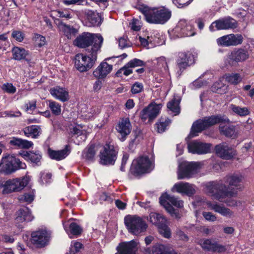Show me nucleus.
<instances>
[{
  "mask_svg": "<svg viewBox=\"0 0 254 254\" xmlns=\"http://www.w3.org/2000/svg\"><path fill=\"white\" fill-rule=\"evenodd\" d=\"M103 42V38L100 34H94L88 32H83L76 37L73 42L74 45L80 48H86L91 46L92 50L95 44L99 46V51Z\"/></svg>",
  "mask_w": 254,
  "mask_h": 254,
  "instance_id": "nucleus-5",
  "label": "nucleus"
},
{
  "mask_svg": "<svg viewBox=\"0 0 254 254\" xmlns=\"http://www.w3.org/2000/svg\"><path fill=\"white\" fill-rule=\"evenodd\" d=\"M222 121V118L219 116H211L205 117L202 120H198L192 124L190 136L191 137L196 136L197 135V133L220 123Z\"/></svg>",
  "mask_w": 254,
  "mask_h": 254,
  "instance_id": "nucleus-9",
  "label": "nucleus"
},
{
  "mask_svg": "<svg viewBox=\"0 0 254 254\" xmlns=\"http://www.w3.org/2000/svg\"><path fill=\"white\" fill-rule=\"evenodd\" d=\"M231 45L233 46H237L242 43L243 37L241 34H231Z\"/></svg>",
  "mask_w": 254,
  "mask_h": 254,
  "instance_id": "nucleus-48",
  "label": "nucleus"
},
{
  "mask_svg": "<svg viewBox=\"0 0 254 254\" xmlns=\"http://www.w3.org/2000/svg\"><path fill=\"white\" fill-rule=\"evenodd\" d=\"M23 132L27 137L37 138L41 133V128L40 126L32 125L27 127L23 129Z\"/></svg>",
  "mask_w": 254,
  "mask_h": 254,
  "instance_id": "nucleus-33",
  "label": "nucleus"
},
{
  "mask_svg": "<svg viewBox=\"0 0 254 254\" xmlns=\"http://www.w3.org/2000/svg\"><path fill=\"white\" fill-rule=\"evenodd\" d=\"M174 32L178 37L192 36L195 34L194 27L190 22L185 19L181 20L174 29Z\"/></svg>",
  "mask_w": 254,
  "mask_h": 254,
  "instance_id": "nucleus-14",
  "label": "nucleus"
},
{
  "mask_svg": "<svg viewBox=\"0 0 254 254\" xmlns=\"http://www.w3.org/2000/svg\"><path fill=\"white\" fill-rule=\"evenodd\" d=\"M117 152L113 145L106 144L100 150V163L103 165H113L117 159Z\"/></svg>",
  "mask_w": 254,
  "mask_h": 254,
  "instance_id": "nucleus-12",
  "label": "nucleus"
},
{
  "mask_svg": "<svg viewBox=\"0 0 254 254\" xmlns=\"http://www.w3.org/2000/svg\"><path fill=\"white\" fill-rule=\"evenodd\" d=\"M225 80L233 85H238L242 81L243 77L237 73H227L224 75Z\"/></svg>",
  "mask_w": 254,
  "mask_h": 254,
  "instance_id": "nucleus-39",
  "label": "nucleus"
},
{
  "mask_svg": "<svg viewBox=\"0 0 254 254\" xmlns=\"http://www.w3.org/2000/svg\"><path fill=\"white\" fill-rule=\"evenodd\" d=\"M42 158V155L39 151L36 152H30L29 155V160L36 165H40V161Z\"/></svg>",
  "mask_w": 254,
  "mask_h": 254,
  "instance_id": "nucleus-46",
  "label": "nucleus"
},
{
  "mask_svg": "<svg viewBox=\"0 0 254 254\" xmlns=\"http://www.w3.org/2000/svg\"><path fill=\"white\" fill-rule=\"evenodd\" d=\"M207 204L210 209L218 213L223 217L228 218H232L234 217V212L223 204H219L217 203H212L210 202H207Z\"/></svg>",
  "mask_w": 254,
  "mask_h": 254,
  "instance_id": "nucleus-24",
  "label": "nucleus"
},
{
  "mask_svg": "<svg viewBox=\"0 0 254 254\" xmlns=\"http://www.w3.org/2000/svg\"><path fill=\"white\" fill-rule=\"evenodd\" d=\"M206 190L215 199L220 202H225L229 206L234 207L238 205V202L234 199H225L227 197L235 196L237 193L228 191L226 186L222 183H209L206 186Z\"/></svg>",
  "mask_w": 254,
  "mask_h": 254,
  "instance_id": "nucleus-1",
  "label": "nucleus"
},
{
  "mask_svg": "<svg viewBox=\"0 0 254 254\" xmlns=\"http://www.w3.org/2000/svg\"><path fill=\"white\" fill-rule=\"evenodd\" d=\"M86 14L89 22V26H99L101 24V17L98 13L89 10L86 12Z\"/></svg>",
  "mask_w": 254,
  "mask_h": 254,
  "instance_id": "nucleus-31",
  "label": "nucleus"
},
{
  "mask_svg": "<svg viewBox=\"0 0 254 254\" xmlns=\"http://www.w3.org/2000/svg\"><path fill=\"white\" fill-rule=\"evenodd\" d=\"M136 243L133 240L121 243L117 247V253L115 254H136Z\"/></svg>",
  "mask_w": 254,
  "mask_h": 254,
  "instance_id": "nucleus-23",
  "label": "nucleus"
},
{
  "mask_svg": "<svg viewBox=\"0 0 254 254\" xmlns=\"http://www.w3.org/2000/svg\"><path fill=\"white\" fill-rule=\"evenodd\" d=\"M197 230L206 235L212 234L214 232L213 230L206 226H200L197 228Z\"/></svg>",
  "mask_w": 254,
  "mask_h": 254,
  "instance_id": "nucleus-62",
  "label": "nucleus"
},
{
  "mask_svg": "<svg viewBox=\"0 0 254 254\" xmlns=\"http://www.w3.org/2000/svg\"><path fill=\"white\" fill-rule=\"evenodd\" d=\"M219 129L221 133L226 137L234 138L238 136V133L236 132L235 127L233 126H220Z\"/></svg>",
  "mask_w": 254,
  "mask_h": 254,
  "instance_id": "nucleus-36",
  "label": "nucleus"
},
{
  "mask_svg": "<svg viewBox=\"0 0 254 254\" xmlns=\"http://www.w3.org/2000/svg\"><path fill=\"white\" fill-rule=\"evenodd\" d=\"M112 68L111 64L106 62H102L93 71V75L98 78H103L112 71Z\"/></svg>",
  "mask_w": 254,
  "mask_h": 254,
  "instance_id": "nucleus-26",
  "label": "nucleus"
},
{
  "mask_svg": "<svg viewBox=\"0 0 254 254\" xmlns=\"http://www.w3.org/2000/svg\"><path fill=\"white\" fill-rule=\"evenodd\" d=\"M211 144L203 143L197 140H194L188 144V148L189 152L193 154H206L210 151Z\"/></svg>",
  "mask_w": 254,
  "mask_h": 254,
  "instance_id": "nucleus-17",
  "label": "nucleus"
},
{
  "mask_svg": "<svg viewBox=\"0 0 254 254\" xmlns=\"http://www.w3.org/2000/svg\"><path fill=\"white\" fill-rule=\"evenodd\" d=\"M89 54L88 56L82 54L76 55L75 58V66L80 72H84L91 68L97 60V55L99 52V46L96 44L92 50L87 49Z\"/></svg>",
  "mask_w": 254,
  "mask_h": 254,
  "instance_id": "nucleus-3",
  "label": "nucleus"
},
{
  "mask_svg": "<svg viewBox=\"0 0 254 254\" xmlns=\"http://www.w3.org/2000/svg\"><path fill=\"white\" fill-rule=\"evenodd\" d=\"M202 215L206 220L209 221L214 222L216 220V216L210 212H203Z\"/></svg>",
  "mask_w": 254,
  "mask_h": 254,
  "instance_id": "nucleus-59",
  "label": "nucleus"
},
{
  "mask_svg": "<svg viewBox=\"0 0 254 254\" xmlns=\"http://www.w3.org/2000/svg\"><path fill=\"white\" fill-rule=\"evenodd\" d=\"M150 222L158 227L166 223L167 220L165 218L160 214L155 212H151L149 215Z\"/></svg>",
  "mask_w": 254,
  "mask_h": 254,
  "instance_id": "nucleus-34",
  "label": "nucleus"
},
{
  "mask_svg": "<svg viewBox=\"0 0 254 254\" xmlns=\"http://www.w3.org/2000/svg\"><path fill=\"white\" fill-rule=\"evenodd\" d=\"M202 164L198 162H183L179 166L178 179H188L194 177L200 171Z\"/></svg>",
  "mask_w": 254,
  "mask_h": 254,
  "instance_id": "nucleus-8",
  "label": "nucleus"
},
{
  "mask_svg": "<svg viewBox=\"0 0 254 254\" xmlns=\"http://www.w3.org/2000/svg\"><path fill=\"white\" fill-rule=\"evenodd\" d=\"M137 9L143 14L146 20L150 23L163 24L170 19L172 15L171 11L164 7L152 8L142 4L139 5Z\"/></svg>",
  "mask_w": 254,
  "mask_h": 254,
  "instance_id": "nucleus-2",
  "label": "nucleus"
},
{
  "mask_svg": "<svg viewBox=\"0 0 254 254\" xmlns=\"http://www.w3.org/2000/svg\"><path fill=\"white\" fill-rule=\"evenodd\" d=\"M12 37L18 42H21L24 39L23 34L19 31H13L12 33Z\"/></svg>",
  "mask_w": 254,
  "mask_h": 254,
  "instance_id": "nucleus-60",
  "label": "nucleus"
},
{
  "mask_svg": "<svg viewBox=\"0 0 254 254\" xmlns=\"http://www.w3.org/2000/svg\"><path fill=\"white\" fill-rule=\"evenodd\" d=\"M13 59L17 61L26 60V57L28 55V51L23 48L14 47L12 50Z\"/></svg>",
  "mask_w": 254,
  "mask_h": 254,
  "instance_id": "nucleus-35",
  "label": "nucleus"
},
{
  "mask_svg": "<svg viewBox=\"0 0 254 254\" xmlns=\"http://www.w3.org/2000/svg\"><path fill=\"white\" fill-rule=\"evenodd\" d=\"M171 248L169 245L157 244L152 249L153 254H169Z\"/></svg>",
  "mask_w": 254,
  "mask_h": 254,
  "instance_id": "nucleus-40",
  "label": "nucleus"
},
{
  "mask_svg": "<svg viewBox=\"0 0 254 254\" xmlns=\"http://www.w3.org/2000/svg\"><path fill=\"white\" fill-rule=\"evenodd\" d=\"M237 20L231 17L222 18L215 20L209 26L211 31L220 30H234L238 27Z\"/></svg>",
  "mask_w": 254,
  "mask_h": 254,
  "instance_id": "nucleus-10",
  "label": "nucleus"
},
{
  "mask_svg": "<svg viewBox=\"0 0 254 254\" xmlns=\"http://www.w3.org/2000/svg\"><path fill=\"white\" fill-rule=\"evenodd\" d=\"M129 155L127 153H125L123 155L122 161V164L120 168V169L122 171H125V165L127 163V162L128 159Z\"/></svg>",
  "mask_w": 254,
  "mask_h": 254,
  "instance_id": "nucleus-64",
  "label": "nucleus"
},
{
  "mask_svg": "<svg viewBox=\"0 0 254 254\" xmlns=\"http://www.w3.org/2000/svg\"><path fill=\"white\" fill-rule=\"evenodd\" d=\"M94 148V145H91L88 148L85 149L82 153L83 158L88 161L93 160L96 154Z\"/></svg>",
  "mask_w": 254,
  "mask_h": 254,
  "instance_id": "nucleus-43",
  "label": "nucleus"
},
{
  "mask_svg": "<svg viewBox=\"0 0 254 254\" xmlns=\"http://www.w3.org/2000/svg\"><path fill=\"white\" fill-rule=\"evenodd\" d=\"M2 89L8 93L13 94L16 92V88L11 83H7L2 86Z\"/></svg>",
  "mask_w": 254,
  "mask_h": 254,
  "instance_id": "nucleus-57",
  "label": "nucleus"
},
{
  "mask_svg": "<svg viewBox=\"0 0 254 254\" xmlns=\"http://www.w3.org/2000/svg\"><path fill=\"white\" fill-rule=\"evenodd\" d=\"M48 153L51 158L59 161L64 159L69 154L70 149L68 145H66L64 149L58 151L49 149Z\"/></svg>",
  "mask_w": 254,
  "mask_h": 254,
  "instance_id": "nucleus-29",
  "label": "nucleus"
},
{
  "mask_svg": "<svg viewBox=\"0 0 254 254\" xmlns=\"http://www.w3.org/2000/svg\"><path fill=\"white\" fill-rule=\"evenodd\" d=\"M230 110L236 115L241 117H245L250 114L248 107H241L234 104H231L229 106Z\"/></svg>",
  "mask_w": 254,
  "mask_h": 254,
  "instance_id": "nucleus-38",
  "label": "nucleus"
},
{
  "mask_svg": "<svg viewBox=\"0 0 254 254\" xmlns=\"http://www.w3.org/2000/svg\"><path fill=\"white\" fill-rule=\"evenodd\" d=\"M34 198V194L33 192H28L24 193L19 195L17 199L19 202L23 203L26 202L28 204L32 202Z\"/></svg>",
  "mask_w": 254,
  "mask_h": 254,
  "instance_id": "nucleus-44",
  "label": "nucleus"
},
{
  "mask_svg": "<svg viewBox=\"0 0 254 254\" xmlns=\"http://www.w3.org/2000/svg\"><path fill=\"white\" fill-rule=\"evenodd\" d=\"M57 25L59 30L62 32L68 39H71L72 35H74L77 32L76 29L66 25L61 20H58Z\"/></svg>",
  "mask_w": 254,
  "mask_h": 254,
  "instance_id": "nucleus-32",
  "label": "nucleus"
},
{
  "mask_svg": "<svg viewBox=\"0 0 254 254\" xmlns=\"http://www.w3.org/2000/svg\"><path fill=\"white\" fill-rule=\"evenodd\" d=\"M194 63L193 55L190 52H180L177 60V65L181 72Z\"/></svg>",
  "mask_w": 254,
  "mask_h": 254,
  "instance_id": "nucleus-16",
  "label": "nucleus"
},
{
  "mask_svg": "<svg viewBox=\"0 0 254 254\" xmlns=\"http://www.w3.org/2000/svg\"><path fill=\"white\" fill-rule=\"evenodd\" d=\"M231 36L230 34L218 38L217 39L218 45L226 47L231 46Z\"/></svg>",
  "mask_w": 254,
  "mask_h": 254,
  "instance_id": "nucleus-47",
  "label": "nucleus"
},
{
  "mask_svg": "<svg viewBox=\"0 0 254 254\" xmlns=\"http://www.w3.org/2000/svg\"><path fill=\"white\" fill-rule=\"evenodd\" d=\"M164 198L165 199H164V197L162 196L160 198V202L170 213L172 214L174 213V209L171 205L178 208H181L183 206V201L174 196L167 194L164 196Z\"/></svg>",
  "mask_w": 254,
  "mask_h": 254,
  "instance_id": "nucleus-18",
  "label": "nucleus"
},
{
  "mask_svg": "<svg viewBox=\"0 0 254 254\" xmlns=\"http://www.w3.org/2000/svg\"><path fill=\"white\" fill-rule=\"evenodd\" d=\"M143 90V85L142 83L135 82L131 86V92L133 94H138L142 92Z\"/></svg>",
  "mask_w": 254,
  "mask_h": 254,
  "instance_id": "nucleus-52",
  "label": "nucleus"
},
{
  "mask_svg": "<svg viewBox=\"0 0 254 254\" xmlns=\"http://www.w3.org/2000/svg\"><path fill=\"white\" fill-rule=\"evenodd\" d=\"M79 126L73 127L70 129V133L72 136L77 135V136L81 135L83 133V131Z\"/></svg>",
  "mask_w": 254,
  "mask_h": 254,
  "instance_id": "nucleus-58",
  "label": "nucleus"
},
{
  "mask_svg": "<svg viewBox=\"0 0 254 254\" xmlns=\"http://www.w3.org/2000/svg\"><path fill=\"white\" fill-rule=\"evenodd\" d=\"M10 144L14 146H17L22 148H29L33 145L31 141L22 139L17 137H13L10 141Z\"/></svg>",
  "mask_w": 254,
  "mask_h": 254,
  "instance_id": "nucleus-37",
  "label": "nucleus"
},
{
  "mask_svg": "<svg viewBox=\"0 0 254 254\" xmlns=\"http://www.w3.org/2000/svg\"><path fill=\"white\" fill-rule=\"evenodd\" d=\"M180 100L173 98L167 104L168 108L175 114V115L180 113V108L179 106Z\"/></svg>",
  "mask_w": 254,
  "mask_h": 254,
  "instance_id": "nucleus-42",
  "label": "nucleus"
},
{
  "mask_svg": "<svg viewBox=\"0 0 254 254\" xmlns=\"http://www.w3.org/2000/svg\"><path fill=\"white\" fill-rule=\"evenodd\" d=\"M26 165L19 159L10 155L3 156L0 161V174L9 175L20 169H25Z\"/></svg>",
  "mask_w": 254,
  "mask_h": 254,
  "instance_id": "nucleus-4",
  "label": "nucleus"
},
{
  "mask_svg": "<svg viewBox=\"0 0 254 254\" xmlns=\"http://www.w3.org/2000/svg\"><path fill=\"white\" fill-rule=\"evenodd\" d=\"M27 177L8 179L0 182V190L2 194H8L22 190L28 184Z\"/></svg>",
  "mask_w": 254,
  "mask_h": 254,
  "instance_id": "nucleus-6",
  "label": "nucleus"
},
{
  "mask_svg": "<svg viewBox=\"0 0 254 254\" xmlns=\"http://www.w3.org/2000/svg\"><path fill=\"white\" fill-rule=\"evenodd\" d=\"M151 169V162L147 156H141L134 160L130 168L132 173L137 175L149 172Z\"/></svg>",
  "mask_w": 254,
  "mask_h": 254,
  "instance_id": "nucleus-11",
  "label": "nucleus"
},
{
  "mask_svg": "<svg viewBox=\"0 0 254 254\" xmlns=\"http://www.w3.org/2000/svg\"><path fill=\"white\" fill-rule=\"evenodd\" d=\"M159 233L165 238H169L171 236L170 228L166 226V223L158 227Z\"/></svg>",
  "mask_w": 254,
  "mask_h": 254,
  "instance_id": "nucleus-49",
  "label": "nucleus"
},
{
  "mask_svg": "<svg viewBox=\"0 0 254 254\" xmlns=\"http://www.w3.org/2000/svg\"><path fill=\"white\" fill-rule=\"evenodd\" d=\"M33 40L36 46L41 47L46 44L45 37L38 34H35L33 37Z\"/></svg>",
  "mask_w": 254,
  "mask_h": 254,
  "instance_id": "nucleus-50",
  "label": "nucleus"
},
{
  "mask_svg": "<svg viewBox=\"0 0 254 254\" xmlns=\"http://www.w3.org/2000/svg\"><path fill=\"white\" fill-rule=\"evenodd\" d=\"M49 107L54 115L59 116L61 114V106L59 103L50 100L49 101Z\"/></svg>",
  "mask_w": 254,
  "mask_h": 254,
  "instance_id": "nucleus-45",
  "label": "nucleus"
},
{
  "mask_svg": "<svg viewBox=\"0 0 254 254\" xmlns=\"http://www.w3.org/2000/svg\"><path fill=\"white\" fill-rule=\"evenodd\" d=\"M226 181L229 185L237 189H242L243 188L244 177L241 174H233L226 177Z\"/></svg>",
  "mask_w": 254,
  "mask_h": 254,
  "instance_id": "nucleus-28",
  "label": "nucleus"
},
{
  "mask_svg": "<svg viewBox=\"0 0 254 254\" xmlns=\"http://www.w3.org/2000/svg\"><path fill=\"white\" fill-rule=\"evenodd\" d=\"M69 228L71 233L74 235L80 234L82 231L81 227L78 224L74 222L70 224Z\"/></svg>",
  "mask_w": 254,
  "mask_h": 254,
  "instance_id": "nucleus-56",
  "label": "nucleus"
},
{
  "mask_svg": "<svg viewBox=\"0 0 254 254\" xmlns=\"http://www.w3.org/2000/svg\"><path fill=\"white\" fill-rule=\"evenodd\" d=\"M157 65L158 67L161 69H163L164 70L167 71L168 69V66L166 59L164 57H161L157 59Z\"/></svg>",
  "mask_w": 254,
  "mask_h": 254,
  "instance_id": "nucleus-54",
  "label": "nucleus"
},
{
  "mask_svg": "<svg viewBox=\"0 0 254 254\" xmlns=\"http://www.w3.org/2000/svg\"><path fill=\"white\" fill-rule=\"evenodd\" d=\"M127 64L128 66L131 68H134L138 66H144L145 64V63L141 60L135 58L130 60Z\"/></svg>",
  "mask_w": 254,
  "mask_h": 254,
  "instance_id": "nucleus-51",
  "label": "nucleus"
},
{
  "mask_svg": "<svg viewBox=\"0 0 254 254\" xmlns=\"http://www.w3.org/2000/svg\"><path fill=\"white\" fill-rule=\"evenodd\" d=\"M15 223L18 228H22L25 223L32 221L34 216L27 207L18 210L15 213Z\"/></svg>",
  "mask_w": 254,
  "mask_h": 254,
  "instance_id": "nucleus-15",
  "label": "nucleus"
},
{
  "mask_svg": "<svg viewBox=\"0 0 254 254\" xmlns=\"http://www.w3.org/2000/svg\"><path fill=\"white\" fill-rule=\"evenodd\" d=\"M116 129L123 136V140L124 137L129 134L131 129V126L128 118L123 119L120 121Z\"/></svg>",
  "mask_w": 254,
  "mask_h": 254,
  "instance_id": "nucleus-27",
  "label": "nucleus"
},
{
  "mask_svg": "<svg viewBox=\"0 0 254 254\" xmlns=\"http://www.w3.org/2000/svg\"><path fill=\"white\" fill-rule=\"evenodd\" d=\"M52 175L50 173L44 174V173L41 175V181L42 184H47L50 182V180L51 179Z\"/></svg>",
  "mask_w": 254,
  "mask_h": 254,
  "instance_id": "nucleus-63",
  "label": "nucleus"
},
{
  "mask_svg": "<svg viewBox=\"0 0 254 254\" xmlns=\"http://www.w3.org/2000/svg\"><path fill=\"white\" fill-rule=\"evenodd\" d=\"M172 191L190 196L195 193V188L194 185L189 183L179 182L173 186Z\"/></svg>",
  "mask_w": 254,
  "mask_h": 254,
  "instance_id": "nucleus-20",
  "label": "nucleus"
},
{
  "mask_svg": "<svg viewBox=\"0 0 254 254\" xmlns=\"http://www.w3.org/2000/svg\"><path fill=\"white\" fill-rule=\"evenodd\" d=\"M162 107L161 104H150L140 112V118L143 122H151L159 115Z\"/></svg>",
  "mask_w": 254,
  "mask_h": 254,
  "instance_id": "nucleus-13",
  "label": "nucleus"
},
{
  "mask_svg": "<svg viewBox=\"0 0 254 254\" xmlns=\"http://www.w3.org/2000/svg\"><path fill=\"white\" fill-rule=\"evenodd\" d=\"M248 58L249 53L248 51L242 49L233 51L229 56L230 60L237 63L243 62Z\"/></svg>",
  "mask_w": 254,
  "mask_h": 254,
  "instance_id": "nucleus-30",
  "label": "nucleus"
},
{
  "mask_svg": "<svg viewBox=\"0 0 254 254\" xmlns=\"http://www.w3.org/2000/svg\"><path fill=\"white\" fill-rule=\"evenodd\" d=\"M199 244L202 248L207 251L223 253L226 251V247L219 244L211 239H206L200 240Z\"/></svg>",
  "mask_w": 254,
  "mask_h": 254,
  "instance_id": "nucleus-21",
  "label": "nucleus"
},
{
  "mask_svg": "<svg viewBox=\"0 0 254 254\" xmlns=\"http://www.w3.org/2000/svg\"><path fill=\"white\" fill-rule=\"evenodd\" d=\"M124 223L128 232L136 236L145 232L147 227L145 222L135 215L126 216L124 218Z\"/></svg>",
  "mask_w": 254,
  "mask_h": 254,
  "instance_id": "nucleus-7",
  "label": "nucleus"
},
{
  "mask_svg": "<svg viewBox=\"0 0 254 254\" xmlns=\"http://www.w3.org/2000/svg\"><path fill=\"white\" fill-rule=\"evenodd\" d=\"M49 236L46 231L38 230L31 234L32 243L38 247H44L49 241Z\"/></svg>",
  "mask_w": 254,
  "mask_h": 254,
  "instance_id": "nucleus-22",
  "label": "nucleus"
},
{
  "mask_svg": "<svg viewBox=\"0 0 254 254\" xmlns=\"http://www.w3.org/2000/svg\"><path fill=\"white\" fill-rule=\"evenodd\" d=\"M50 92L55 98L63 102H66L69 99L68 92L65 88L58 86L51 88Z\"/></svg>",
  "mask_w": 254,
  "mask_h": 254,
  "instance_id": "nucleus-25",
  "label": "nucleus"
},
{
  "mask_svg": "<svg viewBox=\"0 0 254 254\" xmlns=\"http://www.w3.org/2000/svg\"><path fill=\"white\" fill-rule=\"evenodd\" d=\"M176 236L177 238L180 240H182L185 242L188 241L189 240L188 236L181 230H177Z\"/></svg>",
  "mask_w": 254,
  "mask_h": 254,
  "instance_id": "nucleus-61",
  "label": "nucleus"
},
{
  "mask_svg": "<svg viewBox=\"0 0 254 254\" xmlns=\"http://www.w3.org/2000/svg\"><path fill=\"white\" fill-rule=\"evenodd\" d=\"M171 124L169 119H161L155 124L157 131L159 133H162L167 129V127Z\"/></svg>",
  "mask_w": 254,
  "mask_h": 254,
  "instance_id": "nucleus-41",
  "label": "nucleus"
},
{
  "mask_svg": "<svg viewBox=\"0 0 254 254\" xmlns=\"http://www.w3.org/2000/svg\"><path fill=\"white\" fill-rule=\"evenodd\" d=\"M131 67L127 66V64H126L123 67L120 68L117 72L118 76H120V74L123 73L124 75L128 76L132 73V70L130 69Z\"/></svg>",
  "mask_w": 254,
  "mask_h": 254,
  "instance_id": "nucleus-55",
  "label": "nucleus"
},
{
  "mask_svg": "<svg viewBox=\"0 0 254 254\" xmlns=\"http://www.w3.org/2000/svg\"><path fill=\"white\" fill-rule=\"evenodd\" d=\"M216 153L223 159L229 160L236 154V150L229 146L226 143H222L215 146Z\"/></svg>",
  "mask_w": 254,
  "mask_h": 254,
  "instance_id": "nucleus-19",
  "label": "nucleus"
},
{
  "mask_svg": "<svg viewBox=\"0 0 254 254\" xmlns=\"http://www.w3.org/2000/svg\"><path fill=\"white\" fill-rule=\"evenodd\" d=\"M25 111L31 113L36 108V101H29L24 105Z\"/></svg>",
  "mask_w": 254,
  "mask_h": 254,
  "instance_id": "nucleus-53",
  "label": "nucleus"
}]
</instances>
